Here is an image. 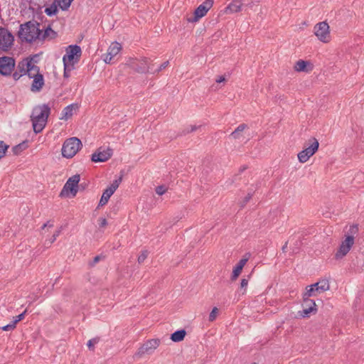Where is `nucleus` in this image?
Segmentation results:
<instances>
[{
    "label": "nucleus",
    "mask_w": 364,
    "mask_h": 364,
    "mask_svg": "<svg viewBox=\"0 0 364 364\" xmlns=\"http://www.w3.org/2000/svg\"><path fill=\"white\" fill-rule=\"evenodd\" d=\"M16 71L18 72L19 73L22 74V76L26 75L27 72L26 71L25 65H23L22 60L18 62Z\"/></svg>",
    "instance_id": "473e14b6"
},
{
    "label": "nucleus",
    "mask_w": 364,
    "mask_h": 364,
    "mask_svg": "<svg viewBox=\"0 0 364 364\" xmlns=\"http://www.w3.org/2000/svg\"><path fill=\"white\" fill-rule=\"evenodd\" d=\"M33 58H26L22 60V62L26 68V71L31 74L32 71H38L39 70V67L34 65L33 63Z\"/></svg>",
    "instance_id": "4be33fe9"
},
{
    "label": "nucleus",
    "mask_w": 364,
    "mask_h": 364,
    "mask_svg": "<svg viewBox=\"0 0 364 364\" xmlns=\"http://www.w3.org/2000/svg\"><path fill=\"white\" fill-rule=\"evenodd\" d=\"M121 49L122 46L120 43L118 42H113L108 48L107 54L108 55H110L111 58H114L119 53Z\"/></svg>",
    "instance_id": "b1692460"
},
{
    "label": "nucleus",
    "mask_w": 364,
    "mask_h": 364,
    "mask_svg": "<svg viewBox=\"0 0 364 364\" xmlns=\"http://www.w3.org/2000/svg\"><path fill=\"white\" fill-rule=\"evenodd\" d=\"M113 154V150L110 148L103 149L100 147L92 154L91 160L93 162H105L109 160Z\"/></svg>",
    "instance_id": "4468645a"
},
{
    "label": "nucleus",
    "mask_w": 364,
    "mask_h": 364,
    "mask_svg": "<svg viewBox=\"0 0 364 364\" xmlns=\"http://www.w3.org/2000/svg\"><path fill=\"white\" fill-rule=\"evenodd\" d=\"M160 343L161 341L159 338L149 339L138 348L134 355L141 358L144 355H151L159 346Z\"/></svg>",
    "instance_id": "0eeeda50"
},
{
    "label": "nucleus",
    "mask_w": 364,
    "mask_h": 364,
    "mask_svg": "<svg viewBox=\"0 0 364 364\" xmlns=\"http://www.w3.org/2000/svg\"><path fill=\"white\" fill-rule=\"evenodd\" d=\"M303 307H304L303 311H299V314H300V316L304 318L309 317L311 313L316 314L317 311L316 308H313V307H310V306H308V307L303 306Z\"/></svg>",
    "instance_id": "c85d7f7f"
},
{
    "label": "nucleus",
    "mask_w": 364,
    "mask_h": 364,
    "mask_svg": "<svg viewBox=\"0 0 364 364\" xmlns=\"http://www.w3.org/2000/svg\"><path fill=\"white\" fill-rule=\"evenodd\" d=\"M213 5V0H205L200 5H199L194 11V16L193 18H188L189 22L198 21L200 18L203 17L207 12L210 9Z\"/></svg>",
    "instance_id": "ddd939ff"
},
{
    "label": "nucleus",
    "mask_w": 364,
    "mask_h": 364,
    "mask_svg": "<svg viewBox=\"0 0 364 364\" xmlns=\"http://www.w3.org/2000/svg\"><path fill=\"white\" fill-rule=\"evenodd\" d=\"M113 58H111L110 55H108L107 53L105 55V57L103 58V60L105 63H111V61Z\"/></svg>",
    "instance_id": "603ef678"
},
{
    "label": "nucleus",
    "mask_w": 364,
    "mask_h": 364,
    "mask_svg": "<svg viewBox=\"0 0 364 364\" xmlns=\"http://www.w3.org/2000/svg\"><path fill=\"white\" fill-rule=\"evenodd\" d=\"M26 311H27L25 310L23 313L20 314L19 315H18L14 318V320L11 322H12V323H14V325L15 326H16L18 322H19L20 321H21L24 318Z\"/></svg>",
    "instance_id": "58836bf2"
},
{
    "label": "nucleus",
    "mask_w": 364,
    "mask_h": 364,
    "mask_svg": "<svg viewBox=\"0 0 364 364\" xmlns=\"http://www.w3.org/2000/svg\"><path fill=\"white\" fill-rule=\"evenodd\" d=\"M309 64V63L307 61L299 60L294 65V69L298 72H308L306 66Z\"/></svg>",
    "instance_id": "bb28decb"
},
{
    "label": "nucleus",
    "mask_w": 364,
    "mask_h": 364,
    "mask_svg": "<svg viewBox=\"0 0 364 364\" xmlns=\"http://www.w3.org/2000/svg\"><path fill=\"white\" fill-rule=\"evenodd\" d=\"M33 82L31 86V91L33 92H40L44 85V78L42 74L36 75L35 77L32 78Z\"/></svg>",
    "instance_id": "f3484780"
},
{
    "label": "nucleus",
    "mask_w": 364,
    "mask_h": 364,
    "mask_svg": "<svg viewBox=\"0 0 364 364\" xmlns=\"http://www.w3.org/2000/svg\"><path fill=\"white\" fill-rule=\"evenodd\" d=\"M80 176L79 174H75L72 177L69 178L65 184L64 185L60 196H65V192L70 191L73 196H75L77 193L78 183L80 182Z\"/></svg>",
    "instance_id": "6e6552de"
},
{
    "label": "nucleus",
    "mask_w": 364,
    "mask_h": 364,
    "mask_svg": "<svg viewBox=\"0 0 364 364\" xmlns=\"http://www.w3.org/2000/svg\"><path fill=\"white\" fill-rule=\"evenodd\" d=\"M303 306H310V307H313V308H316V303L314 300L311 299L310 298H308V299H305V298H303Z\"/></svg>",
    "instance_id": "72a5a7b5"
},
{
    "label": "nucleus",
    "mask_w": 364,
    "mask_h": 364,
    "mask_svg": "<svg viewBox=\"0 0 364 364\" xmlns=\"http://www.w3.org/2000/svg\"><path fill=\"white\" fill-rule=\"evenodd\" d=\"M74 0H58L60 1V8L63 11H67Z\"/></svg>",
    "instance_id": "2f4dec72"
},
{
    "label": "nucleus",
    "mask_w": 364,
    "mask_h": 364,
    "mask_svg": "<svg viewBox=\"0 0 364 364\" xmlns=\"http://www.w3.org/2000/svg\"><path fill=\"white\" fill-rule=\"evenodd\" d=\"M246 129H247V125L246 124H241L230 134V136L234 139H237L240 141L248 140V138L245 137L244 133Z\"/></svg>",
    "instance_id": "dca6fc26"
},
{
    "label": "nucleus",
    "mask_w": 364,
    "mask_h": 364,
    "mask_svg": "<svg viewBox=\"0 0 364 364\" xmlns=\"http://www.w3.org/2000/svg\"><path fill=\"white\" fill-rule=\"evenodd\" d=\"M186 335V331L184 329H180L177 330L175 332H173L171 335L170 338L173 342H180L182 341L185 336Z\"/></svg>",
    "instance_id": "393cba45"
},
{
    "label": "nucleus",
    "mask_w": 364,
    "mask_h": 364,
    "mask_svg": "<svg viewBox=\"0 0 364 364\" xmlns=\"http://www.w3.org/2000/svg\"><path fill=\"white\" fill-rule=\"evenodd\" d=\"M50 113V107L46 104L36 106L33 109L31 120L35 133H40L44 129Z\"/></svg>",
    "instance_id": "f257e3e1"
},
{
    "label": "nucleus",
    "mask_w": 364,
    "mask_h": 364,
    "mask_svg": "<svg viewBox=\"0 0 364 364\" xmlns=\"http://www.w3.org/2000/svg\"><path fill=\"white\" fill-rule=\"evenodd\" d=\"M128 65L139 73H151V72H154V63L146 58L130 59Z\"/></svg>",
    "instance_id": "20e7f679"
},
{
    "label": "nucleus",
    "mask_w": 364,
    "mask_h": 364,
    "mask_svg": "<svg viewBox=\"0 0 364 364\" xmlns=\"http://www.w3.org/2000/svg\"><path fill=\"white\" fill-rule=\"evenodd\" d=\"M86 186L87 184L85 183H81L80 184L78 185V188H80V189H85Z\"/></svg>",
    "instance_id": "bf43d9fd"
},
{
    "label": "nucleus",
    "mask_w": 364,
    "mask_h": 364,
    "mask_svg": "<svg viewBox=\"0 0 364 364\" xmlns=\"http://www.w3.org/2000/svg\"><path fill=\"white\" fill-rule=\"evenodd\" d=\"M15 60L12 57H0V74L4 76L11 75L15 68Z\"/></svg>",
    "instance_id": "1a4fd4ad"
},
{
    "label": "nucleus",
    "mask_w": 364,
    "mask_h": 364,
    "mask_svg": "<svg viewBox=\"0 0 364 364\" xmlns=\"http://www.w3.org/2000/svg\"><path fill=\"white\" fill-rule=\"evenodd\" d=\"M287 245H288V242H286L284 243V245H283L282 248V250L283 252H286L287 248Z\"/></svg>",
    "instance_id": "13d9d810"
},
{
    "label": "nucleus",
    "mask_w": 364,
    "mask_h": 364,
    "mask_svg": "<svg viewBox=\"0 0 364 364\" xmlns=\"http://www.w3.org/2000/svg\"><path fill=\"white\" fill-rule=\"evenodd\" d=\"M40 69L38 70V71H32V73L31 74H29V73H27L26 75L28 76L29 78H33L35 77L36 75H40Z\"/></svg>",
    "instance_id": "3c124183"
},
{
    "label": "nucleus",
    "mask_w": 364,
    "mask_h": 364,
    "mask_svg": "<svg viewBox=\"0 0 364 364\" xmlns=\"http://www.w3.org/2000/svg\"><path fill=\"white\" fill-rule=\"evenodd\" d=\"M317 294L318 293L315 290L314 287L309 285L306 287V291L303 294V298L306 299L311 296H316Z\"/></svg>",
    "instance_id": "cd10ccee"
},
{
    "label": "nucleus",
    "mask_w": 364,
    "mask_h": 364,
    "mask_svg": "<svg viewBox=\"0 0 364 364\" xmlns=\"http://www.w3.org/2000/svg\"><path fill=\"white\" fill-rule=\"evenodd\" d=\"M226 80H225V77L223 75L221 76H219L216 80V82L218 83H220V82H225Z\"/></svg>",
    "instance_id": "5fc2aeb1"
},
{
    "label": "nucleus",
    "mask_w": 364,
    "mask_h": 364,
    "mask_svg": "<svg viewBox=\"0 0 364 364\" xmlns=\"http://www.w3.org/2000/svg\"><path fill=\"white\" fill-rule=\"evenodd\" d=\"M13 78L15 80H18L21 77H22V74L19 73L17 71H14L13 73Z\"/></svg>",
    "instance_id": "864d4df0"
},
{
    "label": "nucleus",
    "mask_w": 364,
    "mask_h": 364,
    "mask_svg": "<svg viewBox=\"0 0 364 364\" xmlns=\"http://www.w3.org/2000/svg\"><path fill=\"white\" fill-rule=\"evenodd\" d=\"M22 41L32 43L36 39L41 40L42 31L40 23L35 21H30L20 26L18 33Z\"/></svg>",
    "instance_id": "f03ea898"
},
{
    "label": "nucleus",
    "mask_w": 364,
    "mask_h": 364,
    "mask_svg": "<svg viewBox=\"0 0 364 364\" xmlns=\"http://www.w3.org/2000/svg\"><path fill=\"white\" fill-rule=\"evenodd\" d=\"M82 55L80 46L77 45H70L66 48V54L63 57V62L68 63L73 67L75 63L80 60Z\"/></svg>",
    "instance_id": "423d86ee"
},
{
    "label": "nucleus",
    "mask_w": 364,
    "mask_h": 364,
    "mask_svg": "<svg viewBox=\"0 0 364 364\" xmlns=\"http://www.w3.org/2000/svg\"><path fill=\"white\" fill-rule=\"evenodd\" d=\"M27 148V142L23 141L12 148V151L15 155H18L22 151Z\"/></svg>",
    "instance_id": "7c9ffc66"
},
{
    "label": "nucleus",
    "mask_w": 364,
    "mask_h": 364,
    "mask_svg": "<svg viewBox=\"0 0 364 364\" xmlns=\"http://www.w3.org/2000/svg\"><path fill=\"white\" fill-rule=\"evenodd\" d=\"M245 169H246V167H245V166H244V167H242V168H240V171L242 172V171H244V170H245Z\"/></svg>",
    "instance_id": "680f3d73"
},
{
    "label": "nucleus",
    "mask_w": 364,
    "mask_h": 364,
    "mask_svg": "<svg viewBox=\"0 0 364 364\" xmlns=\"http://www.w3.org/2000/svg\"><path fill=\"white\" fill-rule=\"evenodd\" d=\"M353 244V239H352L351 237H346V239L342 241L338 250L336 252L335 258L338 259L346 256L349 252Z\"/></svg>",
    "instance_id": "2eb2a0df"
},
{
    "label": "nucleus",
    "mask_w": 364,
    "mask_h": 364,
    "mask_svg": "<svg viewBox=\"0 0 364 364\" xmlns=\"http://www.w3.org/2000/svg\"><path fill=\"white\" fill-rule=\"evenodd\" d=\"M122 181V176H120L117 179L113 181L112 183L104 191L98 205L99 206H103L107 204L110 197L118 188Z\"/></svg>",
    "instance_id": "9b49d317"
},
{
    "label": "nucleus",
    "mask_w": 364,
    "mask_h": 364,
    "mask_svg": "<svg viewBox=\"0 0 364 364\" xmlns=\"http://www.w3.org/2000/svg\"><path fill=\"white\" fill-rule=\"evenodd\" d=\"M16 328V326L14 325V323H12V322H11L10 323L6 325V326H4L2 327H0V328H1L3 331H12L14 330V328Z\"/></svg>",
    "instance_id": "49530a36"
},
{
    "label": "nucleus",
    "mask_w": 364,
    "mask_h": 364,
    "mask_svg": "<svg viewBox=\"0 0 364 364\" xmlns=\"http://www.w3.org/2000/svg\"><path fill=\"white\" fill-rule=\"evenodd\" d=\"M359 228L358 224H353L350 226L349 230L348 231L347 235L346 237H351L353 240H355V235L358 233Z\"/></svg>",
    "instance_id": "c756f323"
},
{
    "label": "nucleus",
    "mask_w": 364,
    "mask_h": 364,
    "mask_svg": "<svg viewBox=\"0 0 364 364\" xmlns=\"http://www.w3.org/2000/svg\"><path fill=\"white\" fill-rule=\"evenodd\" d=\"M14 37L5 28H0V49L2 50H8L13 45Z\"/></svg>",
    "instance_id": "f8f14e48"
},
{
    "label": "nucleus",
    "mask_w": 364,
    "mask_h": 364,
    "mask_svg": "<svg viewBox=\"0 0 364 364\" xmlns=\"http://www.w3.org/2000/svg\"><path fill=\"white\" fill-rule=\"evenodd\" d=\"M242 3L241 0H232L225 9L226 13H235L240 11Z\"/></svg>",
    "instance_id": "aec40b11"
},
{
    "label": "nucleus",
    "mask_w": 364,
    "mask_h": 364,
    "mask_svg": "<svg viewBox=\"0 0 364 364\" xmlns=\"http://www.w3.org/2000/svg\"><path fill=\"white\" fill-rule=\"evenodd\" d=\"M314 34L322 42L327 43L330 40L329 26L326 21L320 22L314 26Z\"/></svg>",
    "instance_id": "9d476101"
},
{
    "label": "nucleus",
    "mask_w": 364,
    "mask_h": 364,
    "mask_svg": "<svg viewBox=\"0 0 364 364\" xmlns=\"http://www.w3.org/2000/svg\"><path fill=\"white\" fill-rule=\"evenodd\" d=\"M166 190L164 186H159L156 188V193L159 196H162L166 192Z\"/></svg>",
    "instance_id": "c03bdc74"
},
{
    "label": "nucleus",
    "mask_w": 364,
    "mask_h": 364,
    "mask_svg": "<svg viewBox=\"0 0 364 364\" xmlns=\"http://www.w3.org/2000/svg\"><path fill=\"white\" fill-rule=\"evenodd\" d=\"M251 364H257V363H251Z\"/></svg>",
    "instance_id": "e2e57ef3"
},
{
    "label": "nucleus",
    "mask_w": 364,
    "mask_h": 364,
    "mask_svg": "<svg viewBox=\"0 0 364 364\" xmlns=\"http://www.w3.org/2000/svg\"><path fill=\"white\" fill-rule=\"evenodd\" d=\"M247 261H248V258H242L238 262V263L236 264V266L233 269L232 274L231 276L232 281L237 279V278L240 274L243 267H245V265L246 264Z\"/></svg>",
    "instance_id": "6ab92c4d"
},
{
    "label": "nucleus",
    "mask_w": 364,
    "mask_h": 364,
    "mask_svg": "<svg viewBox=\"0 0 364 364\" xmlns=\"http://www.w3.org/2000/svg\"><path fill=\"white\" fill-rule=\"evenodd\" d=\"M254 191L251 190L247 195L244 198L243 200L241 202L240 206L242 208L245 207V205L250 201V200L252 198L253 196Z\"/></svg>",
    "instance_id": "e433bc0d"
},
{
    "label": "nucleus",
    "mask_w": 364,
    "mask_h": 364,
    "mask_svg": "<svg viewBox=\"0 0 364 364\" xmlns=\"http://www.w3.org/2000/svg\"><path fill=\"white\" fill-rule=\"evenodd\" d=\"M60 232H61V229L60 228L58 230H56L54 234L53 235V236L51 237V238L50 239V241H49V243L50 244H52L53 242H54L57 237L59 236V235L60 234Z\"/></svg>",
    "instance_id": "a18cd8bd"
},
{
    "label": "nucleus",
    "mask_w": 364,
    "mask_h": 364,
    "mask_svg": "<svg viewBox=\"0 0 364 364\" xmlns=\"http://www.w3.org/2000/svg\"><path fill=\"white\" fill-rule=\"evenodd\" d=\"M46 227H49V228H52L53 227V223H51L50 221H48L46 223H45L43 226H42V229H44Z\"/></svg>",
    "instance_id": "6e6d98bb"
},
{
    "label": "nucleus",
    "mask_w": 364,
    "mask_h": 364,
    "mask_svg": "<svg viewBox=\"0 0 364 364\" xmlns=\"http://www.w3.org/2000/svg\"><path fill=\"white\" fill-rule=\"evenodd\" d=\"M58 36L57 32L53 31L50 26H48L46 29L45 31L42 32V36H41V41H44L47 38L49 39H55Z\"/></svg>",
    "instance_id": "a878e982"
},
{
    "label": "nucleus",
    "mask_w": 364,
    "mask_h": 364,
    "mask_svg": "<svg viewBox=\"0 0 364 364\" xmlns=\"http://www.w3.org/2000/svg\"><path fill=\"white\" fill-rule=\"evenodd\" d=\"M78 108V105L73 103L66 106L62 112V119H68L73 115V110Z\"/></svg>",
    "instance_id": "5701e85b"
},
{
    "label": "nucleus",
    "mask_w": 364,
    "mask_h": 364,
    "mask_svg": "<svg viewBox=\"0 0 364 364\" xmlns=\"http://www.w3.org/2000/svg\"><path fill=\"white\" fill-rule=\"evenodd\" d=\"M64 64V77H68L70 76V72L73 69V67L68 63H63Z\"/></svg>",
    "instance_id": "ea45409f"
},
{
    "label": "nucleus",
    "mask_w": 364,
    "mask_h": 364,
    "mask_svg": "<svg viewBox=\"0 0 364 364\" xmlns=\"http://www.w3.org/2000/svg\"><path fill=\"white\" fill-rule=\"evenodd\" d=\"M218 309L217 307H214L209 315V321H213L215 320Z\"/></svg>",
    "instance_id": "37998d69"
},
{
    "label": "nucleus",
    "mask_w": 364,
    "mask_h": 364,
    "mask_svg": "<svg viewBox=\"0 0 364 364\" xmlns=\"http://www.w3.org/2000/svg\"><path fill=\"white\" fill-rule=\"evenodd\" d=\"M148 256V251L144 250L141 252V254L138 257V262L139 264H141L144 262V260L147 258Z\"/></svg>",
    "instance_id": "79ce46f5"
},
{
    "label": "nucleus",
    "mask_w": 364,
    "mask_h": 364,
    "mask_svg": "<svg viewBox=\"0 0 364 364\" xmlns=\"http://www.w3.org/2000/svg\"><path fill=\"white\" fill-rule=\"evenodd\" d=\"M248 284V279H242L240 282V288L241 289H245L247 287Z\"/></svg>",
    "instance_id": "09e8293b"
},
{
    "label": "nucleus",
    "mask_w": 364,
    "mask_h": 364,
    "mask_svg": "<svg viewBox=\"0 0 364 364\" xmlns=\"http://www.w3.org/2000/svg\"><path fill=\"white\" fill-rule=\"evenodd\" d=\"M51 0H42L41 4H38V8L42 9L43 6H46Z\"/></svg>",
    "instance_id": "8fccbe9b"
},
{
    "label": "nucleus",
    "mask_w": 364,
    "mask_h": 364,
    "mask_svg": "<svg viewBox=\"0 0 364 364\" xmlns=\"http://www.w3.org/2000/svg\"><path fill=\"white\" fill-rule=\"evenodd\" d=\"M98 222H99L98 224H99L100 228H104L107 225V221L105 218H101L98 220Z\"/></svg>",
    "instance_id": "de8ad7c7"
},
{
    "label": "nucleus",
    "mask_w": 364,
    "mask_h": 364,
    "mask_svg": "<svg viewBox=\"0 0 364 364\" xmlns=\"http://www.w3.org/2000/svg\"><path fill=\"white\" fill-rule=\"evenodd\" d=\"M196 129H197V127H196V126H191V130L187 131V132L188 133V132H193V131H195Z\"/></svg>",
    "instance_id": "052dcab7"
},
{
    "label": "nucleus",
    "mask_w": 364,
    "mask_h": 364,
    "mask_svg": "<svg viewBox=\"0 0 364 364\" xmlns=\"http://www.w3.org/2000/svg\"><path fill=\"white\" fill-rule=\"evenodd\" d=\"M100 341L99 338H94L88 341L87 346L91 350H94V346L97 344Z\"/></svg>",
    "instance_id": "4c0bfd02"
},
{
    "label": "nucleus",
    "mask_w": 364,
    "mask_h": 364,
    "mask_svg": "<svg viewBox=\"0 0 364 364\" xmlns=\"http://www.w3.org/2000/svg\"><path fill=\"white\" fill-rule=\"evenodd\" d=\"M8 148V145H6L3 141H0V159L5 155Z\"/></svg>",
    "instance_id": "c9c22d12"
},
{
    "label": "nucleus",
    "mask_w": 364,
    "mask_h": 364,
    "mask_svg": "<svg viewBox=\"0 0 364 364\" xmlns=\"http://www.w3.org/2000/svg\"><path fill=\"white\" fill-rule=\"evenodd\" d=\"M318 141L314 137H311L307 141V146L298 154L299 162H306L318 151Z\"/></svg>",
    "instance_id": "39448f33"
},
{
    "label": "nucleus",
    "mask_w": 364,
    "mask_h": 364,
    "mask_svg": "<svg viewBox=\"0 0 364 364\" xmlns=\"http://www.w3.org/2000/svg\"><path fill=\"white\" fill-rule=\"evenodd\" d=\"M169 65V62L167 60V61H165L163 63H161L159 68H154V72H151L152 74H155V73H159V72H161L162 70L165 69L166 68L168 67V65Z\"/></svg>",
    "instance_id": "f704fd0d"
},
{
    "label": "nucleus",
    "mask_w": 364,
    "mask_h": 364,
    "mask_svg": "<svg viewBox=\"0 0 364 364\" xmlns=\"http://www.w3.org/2000/svg\"><path fill=\"white\" fill-rule=\"evenodd\" d=\"M58 6H60V1L53 0L50 6L45 9L44 12L48 16H53L58 14Z\"/></svg>",
    "instance_id": "412c9836"
},
{
    "label": "nucleus",
    "mask_w": 364,
    "mask_h": 364,
    "mask_svg": "<svg viewBox=\"0 0 364 364\" xmlns=\"http://www.w3.org/2000/svg\"><path fill=\"white\" fill-rule=\"evenodd\" d=\"M318 294L323 293L328 291L330 289L329 282L326 279H322L318 282L311 284Z\"/></svg>",
    "instance_id": "a211bd4d"
},
{
    "label": "nucleus",
    "mask_w": 364,
    "mask_h": 364,
    "mask_svg": "<svg viewBox=\"0 0 364 364\" xmlns=\"http://www.w3.org/2000/svg\"><path fill=\"white\" fill-rule=\"evenodd\" d=\"M42 0H31V3L34 4L38 6V4H41Z\"/></svg>",
    "instance_id": "4d7b16f0"
},
{
    "label": "nucleus",
    "mask_w": 364,
    "mask_h": 364,
    "mask_svg": "<svg viewBox=\"0 0 364 364\" xmlns=\"http://www.w3.org/2000/svg\"><path fill=\"white\" fill-rule=\"evenodd\" d=\"M82 144L77 137H71L66 139L62 146V155L67 159L73 158L81 149Z\"/></svg>",
    "instance_id": "7ed1b4c3"
},
{
    "label": "nucleus",
    "mask_w": 364,
    "mask_h": 364,
    "mask_svg": "<svg viewBox=\"0 0 364 364\" xmlns=\"http://www.w3.org/2000/svg\"><path fill=\"white\" fill-rule=\"evenodd\" d=\"M105 258V256L102 255H97L95 256L93 259L89 262V266L92 267H94L97 263H98L100 260Z\"/></svg>",
    "instance_id": "a19ab883"
}]
</instances>
